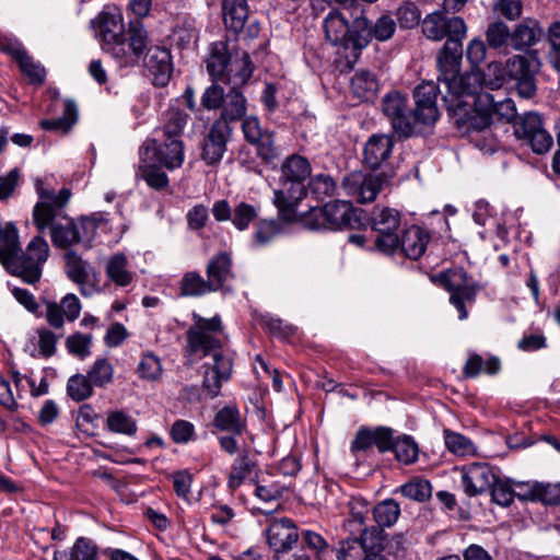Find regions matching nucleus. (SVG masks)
Wrapping results in <instances>:
<instances>
[{"instance_id":"obj_37","label":"nucleus","mask_w":560,"mask_h":560,"mask_svg":"<svg viewBox=\"0 0 560 560\" xmlns=\"http://www.w3.org/2000/svg\"><path fill=\"white\" fill-rule=\"evenodd\" d=\"M302 548L308 549L317 560H336V549L318 533L305 529L300 533Z\"/></svg>"},{"instance_id":"obj_5","label":"nucleus","mask_w":560,"mask_h":560,"mask_svg":"<svg viewBox=\"0 0 560 560\" xmlns=\"http://www.w3.org/2000/svg\"><path fill=\"white\" fill-rule=\"evenodd\" d=\"M280 187L273 192V203L284 221L298 218L296 208L307 194L305 180L312 167L308 160L300 154L288 156L281 164Z\"/></svg>"},{"instance_id":"obj_54","label":"nucleus","mask_w":560,"mask_h":560,"mask_svg":"<svg viewBox=\"0 0 560 560\" xmlns=\"http://www.w3.org/2000/svg\"><path fill=\"white\" fill-rule=\"evenodd\" d=\"M93 386L86 375L78 373L68 378L67 394L73 401H84L93 395Z\"/></svg>"},{"instance_id":"obj_55","label":"nucleus","mask_w":560,"mask_h":560,"mask_svg":"<svg viewBox=\"0 0 560 560\" xmlns=\"http://www.w3.org/2000/svg\"><path fill=\"white\" fill-rule=\"evenodd\" d=\"M489 490L492 501L498 505L508 508L514 502L513 481L510 479H501L495 476Z\"/></svg>"},{"instance_id":"obj_19","label":"nucleus","mask_w":560,"mask_h":560,"mask_svg":"<svg viewBox=\"0 0 560 560\" xmlns=\"http://www.w3.org/2000/svg\"><path fill=\"white\" fill-rule=\"evenodd\" d=\"M393 436L394 430L389 427H361L351 442L350 451L353 455H358L375 446L380 453L384 454L390 451Z\"/></svg>"},{"instance_id":"obj_42","label":"nucleus","mask_w":560,"mask_h":560,"mask_svg":"<svg viewBox=\"0 0 560 560\" xmlns=\"http://www.w3.org/2000/svg\"><path fill=\"white\" fill-rule=\"evenodd\" d=\"M97 546L85 537L75 540L69 550L56 551L54 560H96Z\"/></svg>"},{"instance_id":"obj_22","label":"nucleus","mask_w":560,"mask_h":560,"mask_svg":"<svg viewBox=\"0 0 560 560\" xmlns=\"http://www.w3.org/2000/svg\"><path fill=\"white\" fill-rule=\"evenodd\" d=\"M143 66L153 78V84L165 86L173 73L172 56L168 49L160 46H151L143 57Z\"/></svg>"},{"instance_id":"obj_44","label":"nucleus","mask_w":560,"mask_h":560,"mask_svg":"<svg viewBox=\"0 0 560 560\" xmlns=\"http://www.w3.org/2000/svg\"><path fill=\"white\" fill-rule=\"evenodd\" d=\"M209 292H214L208 279L197 271L186 272L179 282V294L182 296L197 298L206 295Z\"/></svg>"},{"instance_id":"obj_47","label":"nucleus","mask_w":560,"mask_h":560,"mask_svg":"<svg viewBox=\"0 0 560 560\" xmlns=\"http://www.w3.org/2000/svg\"><path fill=\"white\" fill-rule=\"evenodd\" d=\"M106 428L114 433L132 436L137 433L138 425L128 412L124 410H115L107 415Z\"/></svg>"},{"instance_id":"obj_15","label":"nucleus","mask_w":560,"mask_h":560,"mask_svg":"<svg viewBox=\"0 0 560 560\" xmlns=\"http://www.w3.org/2000/svg\"><path fill=\"white\" fill-rule=\"evenodd\" d=\"M265 535L269 547L276 552L275 560H280L279 555L292 549L300 539L296 524L288 517L272 520Z\"/></svg>"},{"instance_id":"obj_57","label":"nucleus","mask_w":560,"mask_h":560,"mask_svg":"<svg viewBox=\"0 0 560 560\" xmlns=\"http://www.w3.org/2000/svg\"><path fill=\"white\" fill-rule=\"evenodd\" d=\"M369 514V508L366 504L355 502L351 504L350 515L347 520V527L352 534H358L362 536L366 533L368 527L365 525V520Z\"/></svg>"},{"instance_id":"obj_26","label":"nucleus","mask_w":560,"mask_h":560,"mask_svg":"<svg viewBox=\"0 0 560 560\" xmlns=\"http://www.w3.org/2000/svg\"><path fill=\"white\" fill-rule=\"evenodd\" d=\"M324 221H327L328 229L339 230L352 226L357 222L354 209L350 201L336 200L326 203L322 210H316Z\"/></svg>"},{"instance_id":"obj_1","label":"nucleus","mask_w":560,"mask_h":560,"mask_svg":"<svg viewBox=\"0 0 560 560\" xmlns=\"http://www.w3.org/2000/svg\"><path fill=\"white\" fill-rule=\"evenodd\" d=\"M479 80L478 73L467 72L450 80V84L442 83L445 89L442 100L453 124L468 135L489 133L492 121L489 110L492 94L479 92Z\"/></svg>"},{"instance_id":"obj_12","label":"nucleus","mask_w":560,"mask_h":560,"mask_svg":"<svg viewBox=\"0 0 560 560\" xmlns=\"http://www.w3.org/2000/svg\"><path fill=\"white\" fill-rule=\"evenodd\" d=\"M325 38L334 46L351 49L357 56L360 48L357 47V18L350 23L347 12L331 10L323 20Z\"/></svg>"},{"instance_id":"obj_58","label":"nucleus","mask_w":560,"mask_h":560,"mask_svg":"<svg viewBox=\"0 0 560 560\" xmlns=\"http://www.w3.org/2000/svg\"><path fill=\"white\" fill-rule=\"evenodd\" d=\"M547 40L549 44L548 60L560 72V21H553L549 24Z\"/></svg>"},{"instance_id":"obj_43","label":"nucleus","mask_w":560,"mask_h":560,"mask_svg":"<svg viewBox=\"0 0 560 560\" xmlns=\"http://www.w3.org/2000/svg\"><path fill=\"white\" fill-rule=\"evenodd\" d=\"M106 275L118 287H127L133 279L128 269V259L122 253H117L108 259Z\"/></svg>"},{"instance_id":"obj_61","label":"nucleus","mask_w":560,"mask_h":560,"mask_svg":"<svg viewBox=\"0 0 560 560\" xmlns=\"http://www.w3.org/2000/svg\"><path fill=\"white\" fill-rule=\"evenodd\" d=\"M542 127L541 117L537 113L529 112L524 114L516 124L515 135L517 138L526 140L532 133L537 132Z\"/></svg>"},{"instance_id":"obj_11","label":"nucleus","mask_w":560,"mask_h":560,"mask_svg":"<svg viewBox=\"0 0 560 560\" xmlns=\"http://www.w3.org/2000/svg\"><path fill=\"white\" fill-rule=\"evenodd\" d=\"M540 69L537 51L514 55L506 60L505 73L516 82L520 96L530 98L536 93L535 75Z\"/></svg>"},{"instance_id":"obj_25","label":"nucleus","mask_w":560,"mask_h":560,"mask_svg":"<svg viewBox=\"0 0 560 560\" xmlns=\"http://www.w3.org/2000/svg\"><path fill=\"white\" fill-rule=\"evenodd\" d=\"M231 89L224 97L221 113L215 121L231 126L232 122L242 120L247 113L248 102L241 88L244 84H229Z\"/></svg>"},{"instance_id":"obj_30","label":"nucleus","mask_w":560,"mask_h":560,"mask_svg":"<svg viewBox=\"0 0 560 560\" xmlns=\"http://www.w3.org/2000/svg\"><path fill=\"white\" fill-rule=\"evenodd\" d=\"M139 174L153 189L161 190L168 186L167 175L161 171L160 165L151 163L150 148L140 147Z\"/></svg>"},{"instance_id":"obj_23","label":"nucleus","mask_w":560,"mask_h":560,"mask_svg":"<svg viewBox=\"0 0 560 560\" xmlns=\"http://www.w3.org/2000/svg\"><path fill=\"white\" fill-rule=\"evenodd\" d=\"M493 468L485 463H472L463 469L462 483L469 497L479 495L488 491L495 480Z\"/></svg>"},{"instance_id":"obj_2","label":"nucleus","mask_w":560,"mask_h":560,"mask_svg":"<svg viewBox=\"0 0 560 560\" xmlns=\"http://www.w3.org/2000/svg\"><path fill=\"white\" fill-rule=\"evenodd\" d=\"M192 319L194 324L186 332L188 349L191 353L211 355L212 362L202 365V387L214 398L220 395L223 383L231 378L233 371L232 359L221 352L225 339L222 320L219 315L205 318L196 313Z\"/></svg>"},{"instance_id":"obj_34","label":"nucleus","mask_w":560,"mask_h":560,"mask_svg":"<svg viewBox=\"0 0 560 560\" xmlns=\"http://www.w3.org/2000/svg\"><path fill=\"white\" fill-rule=\"evenodd\" d=\"M256 467L257 464L250 457L248 450L240 452L231 465L226 481L228 488L232 491L240 488L250 477Z\"/></svg>"},{"instance_id":"obj_36","label":"nucleus","mask_w":560,"mask_h":560,"mask_svg":"<svg viewBox=\"0 0 560 560\" xmlns=\"http://www.w3.org/2000/svg\"><path fill=\"white\" fill-rule=\"evenodd\" d=\"M395 459L401 465H412L419 458L420 448L416 440L408 434L393 436L390 451Z\"/></svg>"},{"instance_id":"obj_33","label":"nucleus","mask_w":560,"mask_h":560,"mask_svg":"<svg viewBox=\"0 0 560 560\" xmlns=\"http://www.w3.org/2000/svg\"><path fill=\"white\" fill-rule=\"evenodd\" d=\"M66 273L68 278L74 283L81 285V293L86 295L84 284L90 281L91 275L94 273L90 264L82 259V257L74 250L69 249L65 253Z\"/></svg>"},{"instance_id":"obj_6","label":"nucleus","mask_w":560,"mask_h":560,"mask_svg":"<svg viewBox=\"0 0 560 560\" xmlns=\"http://www.w3.org/2000/svg\"><path fill=\"white\" fill-rule=\"evenodd\" d=\"M207 71L212 81L225 84H246L254 73V65L248 52L232 62L229 43L218 40L210 45L206 60Z\"/></svg>"},{"instance_id":"obj_48","label":"nucleus","mask_w":560,"mask_h":560,"mask_svg":"<svg viewBox=\"0 0 560 560\" xmlns=\"http://www.w3.org/2000/svg\"><path fill=\"white\" fill-rule=\"evenodd\" d=\"M446 448L456 456H472L477 453L474 442L467 436L450 429L443 431Z\"/></svg>"},{"instance_id":"obj_64","label":"nucleus","mask_w":560,"mask_h":560,"mask_svg":"<svg viewBox=\"0 0 560 560\" xmlns=\"http://www.w3.org/2000/svg\"><path fill=\"white\" fill-rule=\"evenodd\" d=\"M486 38L489 47L498 49L511 40L509 26L503 22L491 23L486 32Z\"/></svg>"},{"instance_id":"obj_9","label":"nucleus","mask_w":560,"mask_h":560,"mask_svg":"<svg viewBox=\"0 0 560 560\" xmlns=\"http://www.w3.org/2000/svg\"><path fill=\"white\" fill-rule=\"evenodd\" d=\"M443 287L450 293V302L457 310L458 318L464 320L468 316L467 303H474L479 284L468 276L464 268H453L441 273Z\"/></svg>"},{"instance_id":"obj_53","label":"nucleus","mask_w":560,"mask_h":560,"mask_svg":"<svg viewBox=\"0 0 560 560\" xmlns=\"http://www.w3.org/2000/svg\"><path fill=\"white\" fill-rule=\"evenodd\" d=\"M89 380L96 387H105L113 382L114 366L106 358H98L88 372Z\"/></svg>"},{"instance_id":"obj_20","label":"nucleus","mask_w":560,"mask_h":560,"mask_svg":"<svg viewBox=\"0 0 560 560\" xmlns=\"http://www.w3.org/2000/svg\"><path fill=\"white\" fill-rule=\"evenodd\" d=\"M142 147H149L154 162L170 171L180 167L184 163L183 140H166V138L155 137L147 141Z\"/></svg>"},{"instance_id":"obj_45","label":"nucleus","mask_w":560,"mask_h":560,"mask_svg":"<svg viewBox=\"0 0 560 560\" xmlns=\"http://www.w3.org/2000/svg\"><path fill=\"white\" fill-rule=\"evenodd\" d=\"M259 211L258 205L240 201L233 207L231 223L237 231H246L253 223L257 222Z\"/></svg>"},{"instance_id":"obj_17","label":"nucleus","mask_w":560,"mask_h":560,"mask_svg":"<svg viewBox=\"0 0 560 560\" xmlns=\"http://www.w3.org/2000/svg\"><path fill=\"white\" fill-rule=\"evenodd\" d=\"M92 26L103 43V50L110 55L109 47H114L122 35V16L118 8L105 7L92 20Z\"/></svg>"},{"instance_id":"obj_13","label":"nucleus","mask_w":560,"mask_h":560,"mask_svg":"<svg viewBox=\"0 0 560 560\" xmlns=\"http://www.w3.org/2000/svg\"><path fill=\"white\" fill-rule=\"evenodd\" d=\"M390 177L392 174L386 172L380 174L352 172L343 177L341 186L345 192L358 202H372Z\"/></svg>"},{"instance_id":"obj_41","label":"nucleus","mask_w":560,"mask_h":560,"mask_svg":"<svg viewBox=\"0 0 560 560\" xmlns=\"http://www.w3.org/2000/svg\"><path fill=\"white\" fill-rule=\"evenodd\" d=\"M281 224L275 219L257 220L250 236L252 246L261 248L269 245L281 233Z\"/></svg>"},{"instance_id":"obj_38","label":"nucleus","mask_w":560,"mask_h":560,"mask_svg":"<svg viewBox=\"0 0 560 560\" xmlns=\"http://www.w3.org/2000/svg\"><path fill=\"white\" fill-rule=\"evenodd\" d=\"M78 120V107L72 100L63 102L62 116L52 119H44L39 122L40 127L47 131L66 135Z\"/></svg>"},{"instance_id":"obj_24","label":"nucleus","mask_w":560,"mask_h":560,"mask_svg":"<svg viewBox=\"0 0 560 560\" xmlns=\"http://www.w3.org/2000/svg\"><path fill=\"white\" fill-rule=\"evenodd\" d=\"M393 137L385 133H374L369 137L363 149V162L371 170L385 166L394 149Z\"/></svg>"},{"instance_id":"obj_49","label":"nucleus","mask_w":560,"mask_h":560,"mask_svg":"<svg viewBox=\"0 0 560 560\" xmlns=\"http://www.w3.org/2000/svg\"><path fill=\"white\" fill-rule=\"evenodd\" d=\"M79 225L80 244L91 247V243L96 236L97 229L107 223L104 213L95 212L86 217H81L77 222Z\"/></svg>"},{"instance_id":"obj_16","label":"nucleus","mask_w":560,"mask_h":560,"mask_svg":"<svg viewBox=\"0 0 560 560\" xmlns=\"http://www.w3.org/2000/svg\"><path fill=\"white\" fill-rule=\"evenodd\" d=\"M232 135L233 128L231 126L214 120L203 138L201 159L208 165L219 164L228 150V143Z\"/></svg>"},{"instance_id":"obj_46","label":"nucleus","mask_w":560,"mask_h":560,"mask_svg":"<svg viewBox=\"0 0 560 560\" xmlns=\"http://www.w3.org/2000/svg\"><path fill=\"white\" fill-rule=\"evenodd\" d=\"M372 514L378 527H390L400 516V505L394 499H385L372 509Z\"/></svg>"},{"instance_id":"obj_59","label":"nucleus","mask_w":560,"mask_h":560,"mask_svg":"<svg viewBox=\"0 0 560 560\" xmlns=\"http://www.w3.org/2000/svg\"><path fill=\"white\" fill-rule=\"evenodd\" d=\"M92 335L75 332L66 339V347L70 354L85 359L91 354Z\"/></svg>"},{"instance_id":"obj_31","label":"nucleus","mask_w":560,"mask_h":560,"mask_svg":"<svg viewBox=\"0 0 560 560\" xmlns=\"http://www.w3.org/2000/svg\"><path fill=\"white\" fill-rule=\"evenodd\" d=\"M544 34V30L536 20L526 19L511 33V44L514 49L522 50L538 43Z\"/></svg>"},{"instance_id":"obj_32","label":"nucleus","mask_w":560,"mask_h":560,"mask_svg":"<svg viewBox=\"0 0 560 560\" xmlns=\"http://www.w3.org/2000/svg\"><path fill=\"white\" fill-rule=\"evenodd\" d=\"M188 114L176 106H170L163 114V125L155 130L156 137L166 140H182V133L188 120Z\"/></svg>"},{"instance_id":"obj_60","label":"nucleus","mask_w":560,"mask_h":560,"mask_svg":"<svg viewBox=\"0 0 560 560\" xmlns=\"http://www.w3.org/2000/svg\"><path fill=\"white\" fill-rule=\"evenodd\" d=\"M218 82L219 81H213V83L203 91L200 100V105L203 109H221L226 93Z\"/></svg>"},{"instance_id":"obj_28","label":"nucleus","mask_w":560,"mask_h":560,"mask_svg":"<svg viewBox=\"0 0 560 560\" xmlns=\"http://www.w3.org/2000/svg\"><path fill=\"white\" fill-rule=\"evenodd\" d=\"M206 273L213 291H218L233 279L232 258L225 253L214 255L207 265Z\"/></svg>"},{"instance_id":"obj_52","label":"nucleus","mask_w":560,"mask_h":560,"mask_svg":"<svg viewBox=\"0 0 560 560\" xmlns=\"http://www.w3.org/2000/svg\"><path fill=\"white\" fill-rule=\"evenodd\" d=\"M369 556L359 537L341 540L340 547L336 549V560H368Z\"/></svg>"},{"instance_id":"obj_27","label":"nucleus","mask_w":560,"mask_h":560,"mask_svg":"<svg viewBox=\"0 0 560 560\" xmlns=\"http://www.w3.org/2000/svg\"><path fill=\"white\" fill-rule=\"evenodd\" d=\"M429 238L430 236L425 231L419 226L412 225L405 230L401 236L398 235L395 255L401 254L406 258L416 260L425 252Z\"/></svg>"},{"instance_id":"obj_39","label":"nucleus","mask_w":560,"mask_h":560,"mask_svg":"<svg viewBox=\"0 0 560 560\" xmlns=\"http://www.w3.org/2000/svg\"><path fill=\"white\" fill-rule=\"evenodd\" d=\"M351 91L361 101H371L378 91V81L369 70H358L350 82Z\"/></svg>"},{"instance_id":"obj_3","label":"nucleus","mask_w":560,"mask_h":560,"mask_svg":"<svg viewBox=\"0 0 560 560\" xmlns=\"http://www.w3.org/2000/svg\"><path fill=\"white\" fill-rule=\"evenodd\" d=\"M423 36L432 42L444 45L436 54L438 82L450 84V80L460 72L463 59V42L467 37L468 27L462 16L440 9L427 14L421 21Z\"/></svg>"},{"instance_id":"obj_29","label":"nucleus","mask_w":560,"mask_h":560,"mask_svg":"<svg viewBox=\"0 0 560 560\" xmlns=\"http://www.w3.org/2000/svg\"><path fill=\"white\" fill-rule=\"evenodd\" d=\"M222 14L226 28L236 34L241 33L249 20L247 0H223Z\"/></svg>"},{"instance_id":"obj_8","label":"nucleus","mask_w":560,"mask_h":560,"mask_svg":"<svg viewBox=\"0 0 560 560\" xmlns=\"http://www.w3.org/2000/svg\"><path fill=\"white\" fill-rule=\"evenodd\" d=\"M370 225L375 233L374 246L382 254L393 256L398 244L397 231L400 226V214L388 207H375L370 215Z\"/></svg>"},{"instance_id":"obj_18","label":"nucleus","mask_w":560,"mask_h":560,"mask_svg":"<svg viewBox=\"0 0 560 560\" xmlns=\"http://www.w3.org/2000/svg\"><path fill=\"white\" fill-rule=\"evenodd\" d=\"M357 47L363 49L372 38L385 42L393 37L396 31V21L388 14L381 15L371 24L364 15L357 16Z\"/></svg>"},{"instance_id":"obj_40","label":"nucleus","mask_w":560,"mask_h":560,"mask_svg":"<svg viewBox=\"0 0 560 560\" xmlns=\"http://www.w3.org/2000/svg\"><path fill=\"white\" fill-rule=\"evenodd\" d=\"M21 252L19 230L12 222L0 223V264Z\"/></svg>"},{"instance_id":"obj_51","label":"nucleus","mask_w":560,"mask_h":560,"mask_svg":"<svg viewBox=\"0 0 560 560\" xmlns=\"http://www.w3.org/2000/svg\"><path fill=\"white\" fill-rule=\"evenodd\" d=\"M137 374L141 380L150 382L160 380L163 374L160 358L151 351L143 353L137 366Z\"/></svg>"},{"instance_id":"obj_56","label":"nucleus","mask_w":560,"mask_h":560,"mask_svg":"<svg viewBox=\"0 0 560 560\" xmlns=\"http://www.w3.org/2000/svg\"><path fill=\"white\" fill-rule=\"evenodd\" d=\"M335 189V180L328 174H317L308 183L310 192L318 200L332 196Z\"/></svg>"},{"instance_id":"obj_21","label":"nucleus","mask_w":560,"mask_h":560,"mask_svg":"<svg viewBox=\"0 0 560 560\" xmlns=\"http://www.w3.org/2000/svg\"><path fill=\"white\" fill-rule=\"evenodd\" d=\"M439 86L428 81L418 85L415 90L416 109L413 112L417 122L430 125L439 118V108L436 105Z\"/></svg>"},{"instance_id":"obj_14","label":"nucleus","mask_w":560,"mask_h":560,"mask_svg":"<svg viewBox=\"0 0 560 560\" xmlns=\"http://www.w3.org/2000/svg\"><path fill=\"white\" fill-rule=\"evenodd\" d=\"M382 109L397 135L402 138L413 135L417 120L404 95L398 92L386 94L382 102Z\"/></svg>"},{"instance_id":"obj_10","label":"nucleus","mask_w":560,"mask_h":560,"mask_svg":"<svg viewBox=\"0 0 560 560\" xmlns=\"http://www.w3.org/2000/svg\"><path fill=\"white\" fill-rule=\"evenodd\" d=\"M112 50L110 56L121 67H133L139 63L143 51L148 49V32L140 20L130 21L127 30V37L119 38Z\"/></svg>"},{"instance_id":"obj_35","label":"nucleus","mask_w":560,"mask_h":560,"mask_svg":"<svg viewBox=\"0 0 560 560\" xmlns=\"http://www.w3.org/2000/svg\"><path fill=\"white\" fill-rule=\"evenodd\" d=\"M213 427L232 434H243L246 431V422L242 418L236 406H225L213 418Z\"/></svg>"},{"instance_id":"obj_62","label":"nucleus","mask_w":560,"mask_h":560,"mask_svg":"<svg viewBox=\"0 0 560 560\" xmlns=\"http://www.w3.org/2000/svg\"><path fill=\"white\" fill-rule=\"evenodd\" d=\"M396 19L401 28H413L420 23L421 12L412 2H405L396 10Z\"/></svg>"},{"instance_id":"obj_50","label":"nucleus","mask_w":560,"mask_h":560,"mask_svg":"<svg viewBox=\"0 0 560 560\" xmlns=\"http://www.w3.org/2000/svg\"><path fill=\"white\" fill-rule=\"evenodd\" d=\"M401 494L417 502H425L432 495V486L429 480L416 477L400 486Z\"/></svg>"},{"instance_id":"obj_7","label":"nucleus","mask_w":560,"mask_h":560,"mask_svg":"<svg viewBox=\"0 0 560 560\" xmlns=\"http://www.w3.org/2000/svg\"><path fill=\"white\" fill-rule=\"evenodd\" d=\"M48 257L49 245L43 236L37 235L31 240L25 250L14 254L2 266L10 275L34 285L40 280L43 266Z\"/></svg>"},{"instance_id":"obj_4","label":"nucleus","mask_w":560,"mask_h":560,"mask_svg":"<svg viewBox=\"0 0 560 560\" xmlns=\"http://www.w3.org/2000/svg\"><path fill=\"white\" fill-rule=\"evenodd\" d=\"M38 202L33 210V221L39 232L50 230L51 242L55 247L68 248L80 244L78 223L63 214V208L71 197L68 188L58 192L45 187L43 179L35 180Z\"/></svg>"},{"instance_id":"obj_63","label":"nucleus","mask_w":560,"mask_h":560,"mask_svg":"<svg viewBox=\"0 0 560 560\" xmlns=\"http://www.w3.org/2000/svg\"><path fill=\"white\" fill-rule=\"evenodd\" d=\"M242 131L245 140L250 143H257L270 131L262 129L257 116L249 115L242 119Z\"/></svg>"}]
</instances>
